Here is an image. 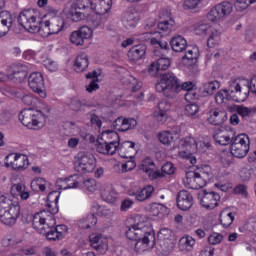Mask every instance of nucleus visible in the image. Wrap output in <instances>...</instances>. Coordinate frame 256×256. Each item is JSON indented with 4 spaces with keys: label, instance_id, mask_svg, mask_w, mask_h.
Instances as JSON below:
<instances>
[{
    "label": "nucleus",
    "instance_id": "f257e3e1",
    "mask_svg": "<svg viewBox=\"0 0 256 256\" xmlns=\"http://www.w3.org/2000/svg\"><path fill=\"white\" fill-rule=\"evenodd\" d=\"M155 89L157 93H163L164 97L173 99L181 93V80L173 72L164 73L155 84Z\"/></svg>",
    "mask_w": 256,
    "mask_h": 256
},
{
    "label": "nucleus",
    "instance_id": "f03ea898",
    "mask_svg": "<svg viewBox=\"0 0 256 256\" xmlns=\"http://www.w3.org/2000/svg\"><path fill=\"white\" fill-rule=\"evenodd\" d=\"M17 21L29 33H41V23L43 21L37 16V11L26 9L20 12Z\"/></svg>",
    "mask_w": 256,
    "mask_h": 256
},
{
    "label": "nucleus",
    "instance_id": "7ed1b4c3",
    "mask_svg": "<svg viewBox=\"0 0 256 256\" xmlns=\"http://www.w3.org/2000/svg\"><path fill=\"white\" fill-rule=\"evenodd\" d=\"M42 215L43 212L34 215L32 220L33 229L40 233V235H46L48 241H61L62 238L56 232L55 227L49 226L47 219Z\"/></svg>",
    "mask_w": 256,
    "mask_h": 256
},
{
    "label": "nucleus",
    "instance_id": "20e7f679",
    "mask_svg": "<svg viewBox=\"0 0 256 256\" xmlns=\"http://www.w3.org/2000/svg\"><path fill=\"white\" fill-rule=\"evenodd\" d=\"M251 145V140L247 134L235 135L230 144V153L236 159L247 157Z\"/></svg>",
    "mask_w": 256,
    "mask_h": 256
},
{
    "label": "nucleus",
    "instance_id": "39448f33",
    "mask_svg": "<svg viewBox=\"0 0 256 256\" xmlns=\"http://www.w3.org/2000/svg\"><path fill=\"white\" fill-rule=\"evenodd\" d=\"M89 0H77L76 2H70L64 8V13L74 23H79L85 17V9H89Z\"/></svg>",
    "mask_w": 256,
    "mask_h": 256
},
{
    "label": "nucleus",
    "instance_id": "423d86ee",
    "mask_svg": "<svg viewBox=\"0 0 256 256\" xmlns=\"http://www.w3.org/2000/svg\"><path fill=\"white\" fill-rule=\"evenodd\" d=\"M133 221L134 223L132 226H134L136 229H140L142 233L147 235V237H144V240L147 242H140L137 246L145 249V247L148 245H153V241H156L155 232L153 231L151 225H149V222L145 221V218L141 215L134 216Z\"/></svg>",
    "mask_w": 256,
    "mask_h": 256
},
{
    "label": "nucleus",
    "instance_id": "0eeeda50",
    "mask_svg": "<svg viewBox=\"0 0 256 256\" xmlns=\"http://www.w3.org/2000/svg\"><path fill=\"white\" fill-rule=\"evenodd\" d=\"M19 121L28 129H41V111H37L33 108L24 109L18 116Z\"/></svg>",
    "mask_w": 256,
    "mask_h": 256
},
{
    "label": "nucleus",
    "instance_id": "6e6552de",
    "mask_svg": "<svg viewBox=\"0 0 256 256\" xmlns=\"http://www.w3.org/2000/svg\"><path fill=\"white\" fill-rule=\"evenodd\" d=\"M233 13V3L229 1H223L215 5L207 14L208 21L217 23V21H223L226 17Z\"/></svg>",
    "mask_w": 256,
    "mask_h": 256
},
{
    "label": "nucleus",
    "instance_id": "1a4fd4ad",
    "mask_svg": "<svg viewBox=\"0 0 256 256\" xmlns=\"http://www.w3.org/2000/svg\"><path fill=\"white\" fill-rule=\"evenodd\" d=\"M126 237L127 239H129L130 241H136L135 243V249L136 251H149V249H153V247H155L156 241H153L152 244L145 246L144 248L139 247V243H147V240H145V237H147V234H144L143 231H141V229L135 228V226L131 225L129 227H127L126 230Z\"/></svg>",
    "mask_w": 256,
    "mask_h": 256
},
{
    "label": "nucleus",
    "instance_id": "9d476101",
    "mask_svg": "<svg viewBox=\"0 0 256 256\" xmlns=\"http://www.w3.org/2000/svg\"><path fill=\"white\" fill-rule=\"evenodd\" d=\"M5 167L14 171H25L29 167V158L25 154L11 153L5 158Z\"/></svg>",
    "mask_w": 256,
    "mask_h": 256
},
{
    "label": "nucleus",
    "instance_id": "9b49d317",
    "mask_svg": "<svg viewBox=\"0 0 256 256\" xmlns=\"http://www.w3.org/2000/svg\"><path fill=\"white\" fill-rule=\"evenodd\" d=\"M28 87L42 99L47 97V92L45 91V79L41 72H33L30 74L28 77Z\"/></svg>",
    "mask_w": 256,
    "mask_h": 256
},
{
    "label": "nucleus",
    "instance_id": "f8f14e48",
    "mask_svg": "<svg viewBox=\"0 0 256 256\" xmlns=\"http://www.w3.org/2000/svg\"><path fill=\"white\" fill-rule=\"evenodd\" d=\"M78 173H93L95 171V156L89 152L78 154Z\"/></svg>",
    "mask_w": 256,
    "mask_h": 256
},
{
    "label": "nucleus",
    "instance_id": "ddd939ff",
    "mask_svg": "<svg viewBox=\"0 0 256 256\" xmlns=\"http://www.w3.org/2000/svg\"><path fill=\"white\" fill-rule=\"evenodd\" d=\"M198 199L200 200V204L204 209L213 210L215 207L219 205V201H221V195L217 192H207V190H202L198 194Z\"/></svg>",
    "mask_w": 256,
    "mask_h": 256
},
{
    "label": "nucleus",
    "instance_id": "4468645a",
    "mask_svg": "<svg viewBox=\"0 0 256 256\" xmlns=\"http://www.w3.org/2000/svg\"><path fill=\"white\" fill-rule=\"evenodd\" d=\"M19 215H21V206L16 203L11 208L0 212V221L7 227H13L17 223V219H19Z\"/></svg>",
    "mask_w": 256,
    "mask_h": 256
},
{
    "label": "nucleus",
    "instance_id": "2eb2a0df",
    "mask_svg": "<svg viewBox=\"0 0 256 256\" xmlns=\"http://www.w3.org/2000/svg\"><path fill=\"white\" fill-rule=\"evenodd\" d=\"M229 91L233 97V101L236 103H243L249 98V93H251V88L249 85L241 86L237 82H232L229 86Z\"/></svg>",
    "mask_w": 256,
    "mask_h": 256
},
{
    "label": "nucleus",
    "instance_id": "dca6fc26",
    "mask_svg": "<svg viewBox=\"0 0 256 256\" xmlns=\"http://www.w3.org/2000/svg\"><path fill=\"white\" fill-rule=\"evenodd\" d=\"M63 27H65V21L62 18L56 17L52 20L42 21L40 32L45 31L47 35H57L63 31Z\"/></svg>",
    "mask_w": 256,
    "mask_h": 256
},
{
    "label": "nucleus",
    "instance_id": "f3484780",
    "mask_svg": "<svg viewBox=\"0 0 256 256\" xmlns=\"http://www.w3.org/2000/svg\"><path fill=\"white\" fill-rule=\"evenodd\" d=\"M93 35V30L88 26H82L78 30L74 31L70 35V43L76 45L77 47L85 45L87 39H91Z\"/></svg>",
    "mask_w": 256,
    "mask_h": 256
},
{
    "label": "nucleus",
    "instance_id": "a211bd4d",
    "mask_svg": "<svg viewBox=\"0 0 256 256\" xmlns=\"http://www.w3.org/2000/svg\"><path fill=\"white\" fill-rule=\"evenodd\" d=\"M176 203L180 211H189V209H191L195 203L193 200V194H191V192L188 190L179 191L176 197Z\"/></svg>",
    "mask_w": 256,
    "mask_h": 256
},
{
    "label": "nucleus",
    "instance_id": "6ab92c4d",
    "mask_svg": "<svg viewBox=\"0 0 256 256\" xmlns=\"http://www.w3.org/2000/svg\"><path fill=\"white\" fill-rule=\"evenodd\" d=\"M235 135L236 133L233 128H221L213 135V139L218 143V145H231Z\"/></svg>",
    "mask_w": 256,
    "mask_h": 256
},
{
    "label": "nucleus",
    "instance_id": "aec40b11",
    "mask_svg": "<svg viewBox=\"0 0 256 256\" xmlns=\"http://www.w3.org/2000/svg\"><path fill=\"white\" fill-rule=\"evenodd\" d=\"M207 121L210 125H223L227 121V112L219 108H213L208 112Z\"/></svg>",
    "mask_w": 256,
    "mask_h": 256
},
{
    "label": "nucleus",
    "instance_id": "412c9836",
    "mask_svg": "<svg viewBox=\"0 0 256 256\" xmlns=\"http://www.w3.org/2000/svg\"><path fill=\"white\" fill-rule=\"evenodd\" d=\"M113 127L114 129H116V131L125 133V131H129L130 129H135V127H137V120L133 118L118 117L113 122Z\"/></svg>",
    "mask_w": 256,
    "mask_h": 256
},
{
    "label": "nucleus",
    "instance_id": "4be33fe9",
    "mask_svg": "<svg viewBox=\"0 0 256 256\" xmlns=\"http://www.w3.org/2000/svg\"><path fill=\"white\" fill-rule=\"evenodd\" d=\"M89 7L94 13L98 15H105L111 10L112 1L111 0H89Z\"/></svg>",
    "mask_w": 256,
    "mask_h": 256
},
{
    "label": "nucleus",
    "instance_id": "5701e85b",
    "mask_svg": "<svg viewBox=\"0 0 256 256\" xmlns=\"http://www.w3.org/2000/svg\"><path fill=\"white\" fill-rule=\"evenodd\" d=\"M122 159H131L135 155V142L124 141L118 143L117 150Z\"/></svg>",
    "mask_w": 256,
    "mask_h": 256
},
{
    "label": "nucleus",
    "instance_id": "b1692460",
    "mask_svg": "<svg viewBox=\"0 0 256 256\" xmlns=\"http://www.w3.org/2000/svg\"><path fill=\"white\" fill-rule=\"evenodd\" d=\"M186 180L188 185H191L192 189H202V187L207 185V181L199 172L190 171L186 173Z\"/></svg>",
    "mask_w": 256,
    "mask_h": 256
},
{
    "label": "nucleus",
    "instance_id": "393cba45",
    "mask_svg": "<svg viewBox=\"0 0 256 256\" xmlns=\"http://www.w3.org/2000/svg\"><path fill=\"white\" fill-rule=\"evenodd\" d=\"M141 171H144L147 175H149L150 179H159L161 177V174L159 171H155V162L150 157H146L143 159L141 165H140Z\"/></svg>",
    "mask_w": 256,
    "mask_h": 256
},
{
    "label": "nucleus",
    "instance_id": "a878e982",
    "mask_svg": "<svg viewBox=\"0 0 256 256\" xmlns=\"http://www.w3.org/2000/svg\"><path fill=\"white\" fill-rule=\"evenodd\" d=\"M13 27V15L11 13H3L0 16V38L5 37Z\"/></svg>",
    "mask_w": 256,
    "mask_h": 256
},
{
    "label": "nucleus",
    "instance_id": "bb28decb",
    "mask_svg": "<svg viewBox=\"0 0 256 256\" xmlns=\"http://www.w3.org/2000/svg\"><path fill=\"white\" fill-rule=\"evenodd\" d=\"M171 67V60L169 58H160L156 62H152L148 68V73L157 75L159 71H167V68Z\"/></svg>",
    "mask_w": 256,
    "mask_h": 256
},
{
    "label": "nucleus",
    "instance_id": "cd10ccee",
    "mask_svg": "<svg viewBox=\"0 0 256 256\" xmlns=\"http://www.w3.org/2000/svg\"><path fill=\"white\" fill-rule=\"evenodd\" d=\"M170 46L175 53H183L187 49V40L181 35H176L171 38Z\"/></svg>",
    "mask_w": 256,
    "mask_h": 256
},
{
    "label": "nucleus",
    "instance_id": "c85d7f7f",
    "mask_svg": "<svg viewBox=\"0 0 256 256\" xmlns=\"http://www.w3.org/2000/svg\"><path fill=\"white\" fill-rule=\"evenodd\" d=\"M146 51H147V48L145 47V45L133 46L128 51V59H129V61H132L133 63H135V61H140V59L145 57Z\"/></svg>",
    "mask_w": 256,
    "mask_h": 256
},
{
    "label": "nucleus",
    "instance_id": "c756f323",
    "mask_svg": "<svg viewBox=\"0 0 256 256\" xmlns=\"http://www.w3.org/2000/svg\"><path fill=\"white\" fill-rule=\"evenodd\" d=\"M89 67V56L85 53L79 54L74 61V70L76 73H83Z\"/></svg>",
    "mask_w": 256,
    "mask_h": 256
},
{
    "label": "nucleus",
    "instance_id": "7c9ffc66",
    "mask_svg": "<svg viewBox=\"0 0 256 256\" xmlns=\"http://www.w3.org/2000/svg\"><path fill=\"white\" fill-rule=\"evenodd\" d=\"M153 193H155V188L152 185H147L144 188L138 190L133 195L135 196L136 201H147V199H151L153 197Z\"/></svg>",
    "mask_w": 256,
    "mask_h": 256
},
{
    "label": "nucleus",
    "instance_id": "2f4dec72",
    "mask_svg": "<svg viewBox=\"0 0 256 256\" xmlns=\"http://www.w3.org/2000/svg\"><path fill=\"white\" fill-rule=\"evenodd\" d=\"M195 238L192 236L186 235L180 238L178 247L180 251H183L184 253H189V251H193V247H195Z\"/></svg>",
    "mask_w": 256,
    "mask_h": 256
},
{
    "label": "nucleus",
    "instance_id": "473e14b6",
    "mask_svg": "<svg viewBox=\"0 0 256 256\" xmlns=\"http://www.w3.org/2000/svg\"><path fill=\"white\" fill-rule=\"evenodd\" d=\"M122 23L126 29L136 27L139 23V14L134 12H126L123 16Z\"/></svg>",
    "mask_w": 256,
    "mask_h": 256
},
{
    "label": "nucleus",
    "instance_id": "72a5a7b5",
    "mask_svg": "<svg viewBox=\"0 0 256 256\" xmlns=\"http://www.w3.org/2000/svg\"><path fill=\"white\" fill-rule=\"evenodd\" d=\"M97 151L102 155H115L117 153V146H113V143L105 142H98L97 144Z\"/></svg>",
    "mask_w": 256,
    "mask_h": 256
},
{
    "label": "nucleus",
    "instance_id": "f704fd0d",
    "mask_svg": "<svg viewBox=\"0 0 256 256\" xmlns=\"http://www.w3.org/2000/svg\"><path fill=\"white\" fill-rule=\"evenodd\" d=\"M235 110L240 117H253L256 113V108L245 107V106H228V111Z\"/></svg>",
    "mask_w": 256,
    "mask_h": 256
},
{
    "label": "nucleus",
    "instance_id": "c9c22d12",
    "mask_svg": "<svg viewBox=\"0 0 256 256\" xmlns=\"http://www.w3.org/2000/svg\"><path fill=\"white\" fill-rule=\"evenodd\" d=\"M12 195H18L22 199V201H27L30 197L29 190L23 184H14L11 188Z\"/></svg>",
    "mask_w": 256,
    "mask_h": 256
},
{
    "label": "nucleus",
    "instance_id": "e433bc0d",
    "mask_svg": "<svg viewBox=\"0 0 256 256\" xmlns=\"http://www.w3.org/2000/svg\"><path fill=\"white\" fill-rule=\"evenodd\" d=\"M181 145L189 153V155L197 152V140L191 136L184 137L181 140Z\"/></svg>",
    "mask_w": 256,
    "mask_h": 256
},
{
    "label": "nucleus",
    "instance_id": "4c0bfd02",
    "mask_svg": "<svg viewBox=\"0 0 256 256\" xmlns=\"http://www.w3.org/2000/svg\"><path fill=\"white\" fill-rule=\"evenodd\" d=\"M49 185H51V183H49V181L45 180V178H35L34 180H32L31 182V189L33 191H41V193H45L47 187H49Z\"/></svg>",
    "mask_w": 256,
    "mask_h": 256
},
{
    "label": "nucleus",
    "instance_id": "58836bf2",
    "mask_svg": "<svg viewBox=\"0 0 256 256\" xmlns=\"http://www.w3.org/2000/svg\"><path fill=\"white\" fill-rule=\"evenodd\" d=\"M208 35L209 37L207 40V46L210 48L216 47V45L221 41V32H219V30L212 27Z\"/></svg>",
    "mask_w": 256,
    "mask_h": 256
},
{
    "label": "nucleus",
    "instance_id": "ea45409f",
    "mask_svg": "<svg viewBox=\"0 0 256 256\" xmlns=\"http://www.w3.org/2000/svg\"><path fill=\"white\" fill-rule=\"evenodd\" d=\"M221 82L217 80H210L203 84V92L207 95H214L217 89H220Z\"/></svg>",
    "mask_w": 256,
    "mask_h": 256
},
{
    "label": "nucleus",
    "instance_id": "a19ab883",
    "mask_svg": "<svg viewBox=\"0 0 256 256\" xmlns=\"http://www.w3.org/2000/svg\"><path fill=\"white\" fill-rule=\"evenodd\" d=\"M10 79H13L16 83H22V81L27 79V70L23 66L16 68L13 70L12 74H10Z\"/></svg>",
    "mask_w": 256,
    "mask_h": 256
},
{
    "label": "nucleus",
    "instance_id": "79ce46f5",
    "mask_svg": "<svg viewBox=\"0 0 256 256\" xmlns=\"http://www.w3.org/2000/svg\"><path fill=\"white\" fill-rule=\"evenodd\" d=\"M235 221V214L233 212L223 211L220 214V223L224 228L231 227Z\"/></svg>",
    "mask_w": 256,
    "mask_h": 256
},
{
    "label": "nucleus",
    "instance_id": "37998d69",
    "mask_svg": "<svg viewBox=\"0 0 256 256\" xmlns=\"http://www.w3.org/2000/svg\"><path fill=\"white\" fill-rule=\"evenodd\" d=\"M175 27V20L170 19V20H161L158 23V29L159 31H162L163 33L169 34L171 31H173Z\"/></svg>",
    "mask_w": 256,
    "mask_h": 256
},
{
    "label": "nucleus",
    "instance_id": "c03bdc74",
    "mask_svg": "<svg viewBox=\"0 0 256 256\" xmlns=\"http://www.w3.org/2000/svg\"><path fill=\"white\" fill-rule=\"evenodd\" d=\"M102 137H104V139H110L108 143H112L113 147H116V148L119 147L120 138L117 132L112 130H107L102 133Z\"/></svg>",
    "mask_w": 256,
    "mask_h": 256
},
{
    "label": "nucleus",
    "instance_id": "a18cd8bd",
    "mask_svg": "<svg viewBox=\"0 0 256 256\" xmlns=\"http://www.w3.org/2000/svg\"><path fill=\"white\" fill-rule=\"evenodd\" d=\"M101 15L103 14H99L97 12H95L94 14H91L90 16H88V25H90V27H92V29H98V27H101V25H103V20L101 19Z\"/></svg>",
    "mask_w": 256,
    "mask_h": 256
},
{
    "label": "nucleus",
    "instance_id": "49530a36",
    "mask_svg": "<svg viewBox=\"0 0 256 256\" xmlns=\"http://www.w3.org/2000/svg\"><path fill=\"white\" fill-rule=\"evenodd\" d=\"M158 139L162 145H171L175 142V137L170 131H162L158 134Z\"/></svg>",
    "mask_w": 256,
    "mask_h": 256
},
{
    "label": "nucleus",
    "instance_id": "de8ad7c7",
    "mask_svg": "<svg viewBox=\"0 0 256 256\" xmlns=\"http://www.w3.org/2000/svg\"><path fill=\"white\" fill-rule=\"evenodd\" d=\"M97 225V216L95 214H88L82 219V228L91 229Z\"/></svg>",
    "mask_w": 256,
    "mask_h": 256
},
{
    "label": "nucleus",
    "instance_id": "09e8293b",
    "mask_svg": "<svg viewBox=\"0 0 256 256\" xmlns=\"http://www.w3.org/2000/svg\"><path fill=\"white\" fill-rule=\"evenodd\" d=\"M225 101H229V90L221 89L215 94V103L217 105H223Z\"/></svg>",
    "mask_w": 256,
    "mask_h": 256
},
{
    "label": "nucleus",
    "instance_id": "8fccbe9b",
    "mask_svg": "<svg viewBox=\"0 0 256 256\" xmlns=\"http://www.w3.org/2000/svg\"><path fill=\"white\" fill-rule=\"evenodd\" d=\"M175 166L171 162H166L159 171L160 177H165L166 175H175Z\"/></svg>",
    "mask_w": 256,
    "mask_h": 256
},
{
    "label": "nucleus",
    "instance_id": "3c124183",
    "mask_svg": "<svg viewBox=\"0 0 256 256\" xmlns=\"http://www.w3.org/2000/svg\"><path fill=\"white\" fill-rule=\"evenodd\" d=\"M13 206H15L13 201L9 199V197L0 193V213L2 211H6L7 209H11Z\"/></svg>",
    "mask_w": 256,
    "mask_h": 256
},
{
    "label": "nucleus",
    "instance_id": "603ef678",
    "mask_svg": "<svg viewBox=\"0 0 256 256\" xmlns=\"http://www.w3.org/2000/svg\"><path fill=\"white\" fill-rule=\"evenodd\" d=\"M253 3H256V0H236L234 3V7L236 11H245L249 5H253Z\"/></svg>",
    "mask_w": 256,
    "mask_h": 256
},
{
    "label": "nucleus",
    "instance_id": "864d4df0",
    "mask_svg": "<svg viewBox=\"0 0 256 256\" xmlns=\"http://www.w3.org/2000/svg\"><path fill=\"white\" fill-rule=\"evenodd\" d=\"M160 37H162L161 32L160 36H156V38H151V45H153V47H156V49H169V44L167 43V41H161Z\"/></svg>",
    "mask_w": 256,
    "mask_h": 256
},
{
    "label": "nucleus",
    "instance_id": "5fc2aeb1",
    "mask_svg": "<svg viewBox=\"0 0 256 256\" xmlns=\"http://www.w3.org/2000/svg\"><path fill=\"white\" fill-rule=\"evenodd\" d=\"M183 59H187L188 61H192V63H195L197 59H199V49L194 47L192 49L187 50Z\"/></svg>",
    "mask_w": 256,
    "mask_h": 256
},
{
    "label": "nucleus",
    "instance_id": "6e6d98bb",
    "mask_svg": "<svg viewBox=\"0 0 256 256\" xmlns=\"http://www.w3.org/2000/svg\"><path fill=\"white\" fill-rule=\"evenodd\" d=\"M171 229L168 228H162L159 233H158V237H160L162 239V242L160 245H167L169 241V239L171 238Z\"/></svg>",
    "mask_w": 256,
    "mask_h": 256
},
{
    "label": "nucleus",
    "instance_id": "4d7b16f0",
    "mask_svg": "<svg viewBox=\"0 0 256 256\" xmlns=\"http://www.w3.org/2000/svg\"><path fill=\"white\" fill-rule=\"evenodd\" d=\"M153 117H154L155 121H157L158 123H161V125H163V123H165L167 121V119L169 118V114L167 112H163L161 110H156L153 113Z\"/></svg>",
    "mask_w": 256,
    "mask_h": 256
},
{
    "label": "nucleus",
    "instance_id": "13d9d810",
    "mask_svg": "<svg viewBox=\"0 0 256 256\" xmlns=\"http://www.w3.org/2000/svg\"><path fill=\"white\" fill-rule=\"evenodd\" d=\"M96 245L98 247H94L95 251H98V253H100L101 255H103L105 253V251H107L108 249V245H107V239L105 238H100V240H98L96 242Z\"/></svg>",
    "mask_w": 256,
    "mask_h": 256
},
{
    "label": "nucleus",
    "instance_id": "bf43d9fd",
    "mask_svg": "<svg viewBox=\"0 0 256 256\" xmlns=\"http://www.w3.org/2000/svg\"><path fill=\"white\" fill-rule=\"evenodd\" d=\"M213 29L211 25L200 24L195 28L196 35H209L210 31Z\"/></svg>",
    "mask_w": 256,
    "mask_h": 256
},
{
    "label": "nucleus",
    "instance_id": "052dcab7",
    "mask_svg": "<svg viewBox=\"0 0 256 256\" xmlns=\"http://www.w3.org/2000/svg\"><path fill=\"white\" fill-rule=\"evenodd\" d=\"M93 211L96 212V215L99 217H106V215H109V210L105 208V206H101L97 203H94L92 206Z\"/></svg>",
    "mask_w": 256,
    "mask_h": 256
},
{
    "label": "nucleus",
    "instance_id": "680f3d73",
    "mask_svg": "<svg viewBox=\"0 0 256 256\" xmlns=\"http://www.w3.org/2000/svg\"><path fill=\"white\" fill-rule=\"evenodd\" d=\"M199 113V106L197 104H188L185 107V115L193 117Z\"/></svg>",
    "mask_w": 256,
    "mask_h": 256
},
{
    "label": "nucleus",
    "instance_id": "e2e57ef3",
    "mask_svg": "<svg viewBox=\"0 0 256 256\" xmlns=\"http://www.w3.org/2000/svg\"><path fill=\"white\" fill-rule=\"evenodd\" d=\"M101 197L107 203H115V200L117 199L115 193L110 192L109 190H102Z\"/></svg>",
    "mask_w": 256,
    "mask_h": 256
},
{
    "label": "nucleus",
    "instance_id": "0e129e2a",
    "mask_svg": "<svg viewBox=\"0 0 256 256\" xmlns=\"http://www.w3.org/2000/svg\"><path fill=\"white\" fill-rule=\"evenodd\" d=\"M223 241V235L213 232L209 237H208V243L210 245H219Z\"/></svg>",
    "mask_w": 256,
    "mask_h": 256
},
{
    "label": "nucleus",
    "instance_id": "69168bd1",
    "mask_svg": "<svg viewBox=\"0 0 256 256\" xmlns=\"http://www.w3.org/2000/svg\"><path fill=\"white\" fill-rule=\"evenodd\" d=\"M203 0H185L184 7L186 9H199Z\"/></svg>",
    "mask_w": 256,
    "mask_h": 256
},
{
    "label": "nucleus",
    "instance_id": "338daca9",
    "mask_svg": "<svg viewBox=\"0 0 256 256\" xmlns=\"http://www.w3.org/2000/svg\"><path fill=\"white\" fill-rule=\"evenodd\" d=\"M163 209H165V207L161 204L153 203L150 205V213H152L154 217L161 215V213H163Z\"/></svg>",
    "mask_w": 256,
    "mask_h": 256
},
{
    "label": "nucleus",
    "instance_id": "774afa93",
    "mask_svg": "<svg viewBox=\"0 0 256 256\" xmlns=\"http://www.w3.org/2000/svg\"><path fill=\"white\" fill-rule=\"evenodd\" d=\"M158 111H162L164 113H169V111H171V103L169 102V100L162 99L158 103Z\"/></svg>",
    "mask_w": 256,
    "mask_h": 256
}]
</instances>
